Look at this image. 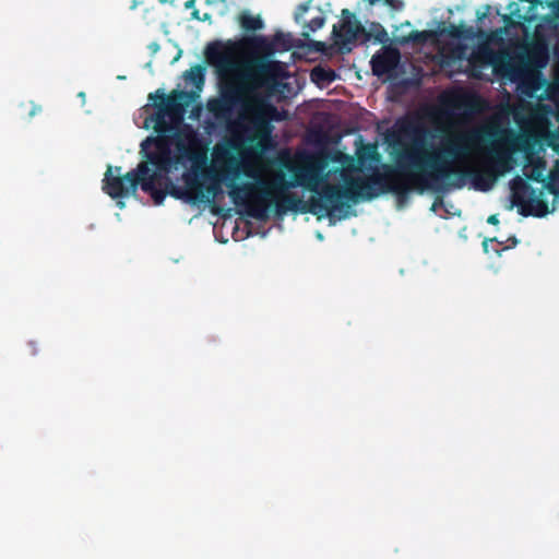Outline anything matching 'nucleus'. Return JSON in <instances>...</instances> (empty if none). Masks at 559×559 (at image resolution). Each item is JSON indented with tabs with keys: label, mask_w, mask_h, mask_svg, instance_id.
Here are the masks:
<instances>
[{
	"label": "nucleus",
	"mask_w": 559,
	"mask_h": 559,
	"mask_svg": "<svg viewBox=\"0 0 559 559\" xmlns=\"http://www.w3.org/2000/svg\"><path fill=\"white\" fill-rule=\"evenodd\" d=\"M347 15H349L348 11H347V10H344V11H343V16H344V19H346V17H347Z\"/></svg>",
	"instance_id": "obj_14"
},
{
	"label": "nucleus",
	"mask_w": 559,
	"mask_h": 559,
	"mask_svg": "<svg viewBox=\"0 0 559 559\" xmlns=\"http://www.w3.org/2000/svg\"><path fill=\"white\" fill-rule=\"evenodd\" d=\"M394 61L395 55L393 52L376 56L372 59L373 71L377 74H382L389 69L391 64H393Z\"/></svg>",
	"instance_id": "obj_8"
},
{
	"label": "nucleus",
	"mask_w": 559,
	"mask_h": 559,
	"mask_svg": "<svg viewBox=\"0 0 559 559\" xmlns=\"http://www.w3.org/2000/svg\"><path fill=\"white\" fill-rule=\"evenodd\" d=\"M238 22L240 23L241 27L247 31H257L263 26L261 17L249 12H242L238 16Z\"/></svg>",
	"instance_id": "obj_7"
},
{
	"label": "nucleus",
	"mask_w": 559,
	"mask_h": 559,
	"mask_svg": "<svg viewBox=\"0 0 559 559\" xmlns=\"http://www.w3.org/2000/svg\"><path fill=\"white\" fill-rule=\"evenodd\" d=\"M252 176L260 179L263 190L270 199H273L278 194V190L282 188L284 182L283 174H273V170L266 164L261 165Z\"/></svg>",
	"instance_id": "obj_4"
},
{
	"label": "nucleus",
	"mask_w": 559,
	"mask_h": 559,
	"mask_svg": "<svg viewBox=\"0 0 559 559\" xmlns=\"http://www.w3.org/2000/svg\"><path fill=\"white\" fill-rule=\"evenodd\" d=\"M341 31L344 34H348L352 37H355L359 33L360 27L358 24H352L350 21L347 20L345 21L344 25H342Z\"/></svg>",
	"instance_id": "obj_9"
},
{
	"label": "nucleus",
	"mask_w": 559,
	"mask_h": 559,
	"mask_svg": "<svg viewBox=\"0 0 559 559\" xmlns=\"http://www.w3.org/2000/svg\"><path fill=\"white\" fill-rule=\"evenodd\" d=\"M142 150L145 152L147 158L155 165L167 168L170 163L166 144L159 136L156 139L148 138L142 144Z\"/></svg>",
	"instance_id": "obj_5"
},
{
	"label": "nucleus",
	"mask_w": 559,
	"mask_h": 559,
	"mask_svg": "<svg viewBox=\"0 0 559 559\" xmlns=\"http://www.w3.org/2000/svg\"><path fill=\"white\" fill-rule=\"evenodd\" d=\"M405 163L417 177L440 178L451 174L502 175L491 164L488 154L478 147H447L437 151L416 144L405 155Z\"/></svg>",
	"instance_id": "obj_1"
},
{
	"label": "nucleus",
	"mask_w": 559,
	"mask_h": 559,
	"mask_svg": "<svg viewBox=\"0 0 559 559\" xmlns=\"http://www.w3.org/2000/svg\"><path fill=\"white\" fill-rule=\"evenodd\" d=\"M219 159H221V157H219V153H218V152H216L215 163H216V164H218V163H219Z\"/></svg>",
	"instance_id": "obj_13"
},
{
	"label": "nucleus",
	"mask_w": 559,
	"mask_h": 559,
	"mask_svg": "<svg viewBox=\"0 0 559 559\" xmlns=\"http://www.w3.org/2000/svg\"><path fill=\"white\" fill-rule=\"evenodd\" d=\"M188 153H189V152H188V150H187V148H185V151H183V152H181V153L177 156V158H178V159H181V158H183L186 155H188Z\"/></svg>",
	"instance_id": "obj_12"
},
{
	"label": "nucleus",
	"mask_w": 559,
	"mask_h": 559,
	"mask_svg": "<svg viewBox=\"0 0 559 559\" xmlns=\"http://www.w3.org/2000/svg\"><path fill=\"white\" fill-rule=\"evenodd\" d=\"M192 145V140L189 139V147Z\"/></svg>",
	"instance_id": "obj_15"
},
{
	"label": "nucleus",
	"mask_w": 559,
	"mask_h": 559,
	"mask_svg": "<svg viewBox=\"0 0 559 559\" xmlns=\"http://www.w3.org/2000/svg\"><path fill=\"white\" fill-rule=\"evenodd\" d=\"M326 197H330V198H333V197H336V198H341V197H344V198H348V199H353V198H370L371 194L366 190V188L364 187V185L359 181H355V182H352L350 185L346 186L343 191H341L340 189L337 190H333V191H328L325 192Z\"/></svg>",
	"instance_id": "obj_6"
},
{
	"label": "nucleus",
	"mask_w": 559,
	"mask_h": 559,
	"mask_svg": "<svg viewBox=\"0 0 559 559\" xmlns=\"http://www.w3.org/2000/svg\"><path fill=\"white\" fill-rule=\"evenodd\" d=\"M150 99L153 100L156 106H162L165 100V95L157 91L155 94L150 95Z\"/></svg>",
	"instance_id": "obj_10"
},
{
	"label": "nucleus",
	"mask_w": 559,
	"mask_h": 559,
	"mask_svg": "<svg viewBox=\"0 0 559 559\" xmlns=\"http://www.w3.org/2000/svg\"><path fill=\"white\" fill-rule=\"evenodd\" d=\"M148 168L145 163L139 165L138 170L135 173H129L123 178L119 176V168L114 169L112 167H108L106 176H105V187L106 192L112 197H123L135 191V187L138 182L145 183L146 173Z\"/></svg>",
	"instance_id": "obj_2"
},
{
	"label": "nucleus",
	"mask_w": 559,
	"mask_h": 559,
	"mask_svg": "<svg viewBox=\"0 0 559 559\" xmlns=\"http://www.w3.org/2000/svg\"><path fill=\"white\" fill-rule=\"evenodd\" d=\"M296 20L305 28L304 35L314 32L324 23V15L321 9L312 3H308L299 9Z\"/></svg>",
	"instance_id": "obj_3"
},
{
	"label": "nucleus",
	"mask_w": 559,
	"mask_h": 559,
	"mask_svg": "<svg viewBox=\"0 0 559 559\" xmlns=\"http://www.w3.org/2000/svg\"><path fill=\"white\" fill-rule=\"evenodd\" d=\"M488 223L490 224H497L498 223V218L496 215H491L489 218H488Z\"/></svg>",
	"instance_id": "obj_11"
}]
</instances>
